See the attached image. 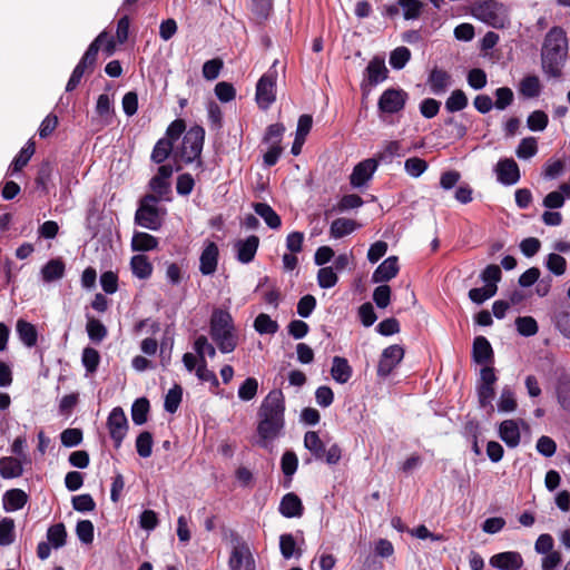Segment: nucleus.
Instances as JSON below:
<instances>
[{
    "instance_id": "obj_4",
    "label": "nucleus",
    "mask_w": 570,
    "mask_h": 570,
    "mask_svg": "<svg viewBox=\"0 0 570 570\" xmlns=\"http://www.w3.org/2000/svg\"><path fill=\"white\" fill-rule=\"evenodd\" d=\"M205 142V129L200 125L191 126L184 135L181 145L174 153V160L185 164L197 163L203 167L202 151Z\"/></svg>"
},
{
    "instance_id": "obj_57",
    "label": "nucleus",
    "mask_w": 570,
    "mask_h": 570,
    "mask_svg": "<svg viewBox=\"0 0 570 570\" xmlns=\"http://www.w3.org/2000/svg\"><path fill=\"white\" fill-rule=\"evenodd\" d=\"M495 101L493 106L499 110H504L509 107L514 99V95L511 88L509 87H500L494 91Z\"/></svg>"
},
{
    "instance_id": "obj_10",
    "label": "nucleus",
    "mask_w": 570,
    "mask_h": 570,
    "mask_svg": "<svg viewBox=\"0 0 570 570\" xmlns=\"http://www.w3.org/2000/svg\"><path fill=\"white\" fill-rule=\"evenodd\" d=\"M387 77L389 69L385 66L384 58L375 56L370 60L364 70V78L361 82L363 94L367 95L372 87L383 82Z\"/></svg>"
},
{
    "instance_id": "obj_26",
    "label": "nucleus",
    "mask_w": 570,
    "mask_h": 570,
    "mask_svg": "<svg viewBox=\"0 0 570 570\" xmlns=\"http://www.w3.org/2000/svg\"><path fill=\"white\" fill-rule=\"evenodd\" d=\"M23 473V466L19 459L2 456L0 459V476L4 480L16 479Z\"/></svg>"
},
{
    "instance_id": "obj_25",
    "label": "nucleus",
    "mask_w": 570,
    "mask_h": 570,
    "mask_svg": "<svg viewBox=\"0 0 570 570\" xmlns=\"http://www.w3.org/2000/svg\"><path fill=\"white\" fill-rule=\"evenodd\" d=\"M253 209L262 217L265 224L272 229H278L282 226L281 216L267 203H253Z\"/></svg>"
},
{
    "instance_id": "obj_60",
    "label": "nucleus",
    "mask_w": 570,
    "mask_h": 570,
    "mask_svg": "<svg viewBox=\"0 0 570 570\" xmlns=\"http://www.w3.org/2000/svg\"><path fill=\"white\" fill-rule=\"evenodd\" d=\"M364 204V200L357 194L344 195L337 205L334 207L340 213L347 212L350 209L358 208Z\"/></svg>"
},
{
    "instance_id": "obj_1",
    "label": "nucleus",
    "mask_w": 570,
    "mask_h": 570,
    "mask_svg": "<svg viewBox=\"0 0 570 570\" xmlns=\"http://www.w3.org/2000/svg\"><path fill=\"white\" fill-rule=\"evenodd\" d=\"M285 397L282 390L274 389L263 399L257 411V444L267 449L285 429Z\"/></svg>"
},
{
    "instance_id": "obj_15",
    "label": "nucleus",
    "mask_w": 570,
    "mask_h": 570,
    "mask_svg": "<svg viewBox=\"0 0 570 570\" xmlns=\"http://www.w3.org/2000/svg\"><path fill=\"white\" fill-rule=\"evenodd\" d=\"M489 563L498 570H519L523 566V558L518 551H504L493 554Z\"/></svg>"
},
{
    "instance_id": "obj_55",
    "label": "nucleus",
    "mask_w": 570,
    "mask_h": 570,
    "mask_svg": "<svg viewBox=\"0 0 570 570\" xmlns=\"http://www.w3.org/2000/svg\"><path fill=\"white\" fill-rule=\"evenodd\" d=\"M71 503H72V508L77 512H81V513L91 512L96 509V502H95L94 498L91 497V494H89V493H83V494L72 497Z\"/></svg>"
},
{
    "instance_id": "obj_52",
    "label": "nucleus",
    "mask_w": 570,
    "mask_h": 570,
    "mask_svg": "<svg viewBox=\"0 0 570 570\" xmlns=\"http://www.w3.org/2000/svg\"><path fill=\"white\" fill-rule=\"evenodd\" d=\"M538 153V142L534 137H527L523 138L518 148H517V156L520 159H529L533 157Z\"/></svg>"
},
{
    "instance_id": "obj_49",
    "label": "nucleus",
    "mask_w": 570,
    "mask_h": 570,
    "mask_svg": "<svg viewBox=\"0 0 570 570\" xmlns=\"http://www.w3.org/2000/svg\"><path fill=\"white\" fill-rule=\"evenodd\" d=\"M338 282V276L332 266L321 267L317 272V283L321 288H332Z\"/></svg>"
},
{
    "instance_id": "obj_56",
    "label": "nucleus",
    "mask_w": 570,
    "mask_h": 570,
    "mask_svg": "<svg viewBox=\"0 0 570 570\" xmlns=\"http://www.w3.org/2000/svg\"><path fill=\"white\" fill-rule=\"evenodd\" d=\"M258 390V382L255 377H247L238 387V397L242 401L248 402L253 400Z\"/></svg>"
},
{
    "instance_id": "obj_16",
    "label": "nucleus",
    "mask_w": 570,
    "mask_h": 570,
    "mask_svg": "<svg viewBox=\"0 0 570 570\" xmlns=\"http://www.w3.org/2000/svg\"><path fill=\"white\" fill-rule=\"evenodd\" d=\"M377 160L375 158H367L360 161L354 168L350 177L353 187H362L367 180L371 179L377 168Z\"/></svg>"
},
{
    "instance_id": "obj_64",
    "label": "nucleus",
    "mask_w": 570,
    "mask_h": 570,
    "mask_svg": "<svg viewBox=\"0 0 570 570\" xmlns=\"http://www.w3.org/2000/svg\"><path fill=\"white\" fill-rule=\"evenodd\" d=\"M215 95L222 102H229L235 99L236 90L230 82L220 81L215 86Z\"/></svg>"
},
{
    "instance_id": "obj_33",
    "label": "nucleus",
    "mask_w": 570,
    "mask_h": 570,
    "mask_svg": "<svg viewBox=\"0 0 570 570\" xmlns=\"http://www.w3.org/2000/svg\"><path fill=\"white\" fill-rule=\"evenodd\" d=\"M150 403L146 397H139L131 405V420L135 425H142L148 420Z\"/></svg>"
},
{
    "instance_id": "obj_3",
    "label": "nucleus",
    "mask_w": 570,
    "mask_h": 570,
    "mask_svg": "<svg viewBox=\"0 0 570 570\" xmlns=\"http://www.w3.org/2000/svg\"><path fill=\"white\" fill-rule=\"evenodd\" d=\"M209 334L223 354L234 352L238 344V334L230 313L223 308H214L209 320Z\"/></svg>"
},
{
    "instance_id": "obj_51",
    "label": "nucleus",
    "mask_w": 570,
    "mask_h": 570,
    "mask_svg": "<svg viewBox=\"0 0 570 570\" xmlns=\"http://www.w3.org/2000/svg\"><path fill=\"white\" fill-rule=\"evenodd\" d=\"M411 59V51L406 47H397L390 55V65L394 69H403Z\"/></svg>"
},
{
    "instance_id": "obj_20",
    "label": "nucleus",
    "mask_w": 570,
    "mask_h": 570,
    "mask_svg": "<svg viewBox=\"0 0 570 570\" xmlns=\"http://www.w3.org/2000/svg\"><path fill=\"white\" fill-rule=\"evenodd\" d=\"M499 438L510 449H514L520 444L521 435L519 424L515 420H504L500 423L498 430Z\"/></svg>"
},
{
    "instance_id": "obj_42",
    "label": "nucleus",
    "mask_w": 570,
    "mask_h": 570,
    "mask_svg": "<svg viewBox=\"0 0 570 570\" xmlns=\"http://www.w3.org/2000/svg\"><path fill=\"white\" fill-rule=\"evenodd\" d=\"M279 550L284 559L299 558L302 552L296 550V541L292 533H284L279 537Z\"/></svg>"
},
{
    "instance_id": "obj_38",
    "label": "nucleus",
    "mask_w": 570,
    "mask_h": 570,
    "mask_svg": "<svg viewBox=\"0 0 570 570\" xmlns=\"http://www.w3.org/2000/svg\"><path fill=\"white\" fill-rule=\"evenodd\" d=\"M67 531L63 523H56L48 528L47 540L55 549L62 548L66 544Z\"/></svg>"
},
{
    "instance_id": "obj_53",
    "label": "nucleus",
    "mask_w": 570,
    "mask_h": 570,
    "mask_svg": "<svg viewBox=\"0 0 570 570\" xmlns=\"http://www.w3.org/2000/svg\"><path fill=\"white\" fill-rule=\"evenodd\" d=\"M96 112L107 125L111 122L112 104L107 94L99 95L96 104Z\"/></svg>"
},
{
    "instance_id": "obj_63",
    "label": "nucleus",
    "mask_w": 570,
    "mask_h": 570,
    "mask_svg": "<svg viewBox=\"0 0 570 570\" xmlns=\"http://www.w3.org/2000/svg\"><path fill=\"white\" fill-rule=\"evenodd\" d=\"M468 83L471 88L480 90L487 86L488 78L487 73L481 68H473L468 72Z\"/></svg>"
},
{
    "instance_id": "obj_19",
    "label": "nucleus",
    "mask_w": 570,
    "mask_h": 570,
    "mask_svg": "<svg viewBox=\"0 0 570 570\" xmlns=\"http://www.w3.org/2000/svg\"><path fill=\"white\" fill-rule=\"evenodd\" d=\"M278 511L287 519L301 518L304 513V505L296 493L288 492L282 498Z\"/></svg>"
},
{
    "instance_id": "obj_44",
    "label": "nucleus",
    "mask_w": 570,
    "mask_h": 570,
    "mask_svg": "<svg viewBox=\"0 0 570 570\" xmlns=\"http://www.w3.org/2000/svg\"><path fill=\"white\" fill-rule=\"evenodd\" d=\"M298 469V458L292 450H286L281 458V470L284 476H294Z\"/></svg>"
},
{
    "instance_id": "obj_32",
    "label": "nucleus",
    "mask_w": 570,
    "mask_h": 570,
    "mask_svg": "<svg viewBox=\"0 0 570 570\" xmlns=\"http://www.w3.org/2000/svg\"><path fill=\"white\" fill-rule=\"evenodd\" d=\"M559 404L563 410L570 412V375L562 373L557 381L556 386Z\"/></svg>"
},
{
    "instance_id": "obj_27",
    "label": "nucleus",
    "mask_w": 570,
    "mask_h": 570,
    "mask_svg": "<svg viewBox=\"0 0 570 570\" xmlns=\"http://www.w3.org/2000/svg\"><path fill=\"white\" fill-rule=\"evenodd\" d=\"M360 224L350 218H336L330 227V235L335 239L343 238L360 228Z\"/></svg>"
},
{
    "instance_id": "obj_40",
    "label": "nucleus",
    "mask_w": 570,
    "mask_h": 570,
    "mask_svg": "<svg viewBox=\"0 0 570 570\" xmlns=\"http://www.w3.org/2000/svg\"><path fill=\"white\" fill-rule=\"evenodd\" d=\"M469 104L468 97L465 92L461 89H455L451 92L449 98L445 101L446 111L453 114L456 111H461L466 108Z\"/></svg>"
},
{
    "instance_id": "obj_50",
    "label": "nucleus",
    "mask_w": 570,
    "mask_h": 570,
    "mask_svg": "<svg viewBox=\"0 0 570 570\" xmlns=\"http://www.w3.org/2000/svg\"><path fill=\"white\" fill-rule=\"evenodd\" d=\"M76 534L83 544H89L95 538V527L90 520H80L76 525Z\"/></svg>"
},
{
    "instance_id": "obj_22",
    "label": "nucleus",
    "mask_w": 570,
    "mask_h": 570,
    "mask_svg": "<svg viewBox=\"0 0 570 570\" xmlns=\"http://www.w3.org/2000/svg\"><path fill=\"white\" fill-rule=\"evenodd\" d=\"M28 494L21 489L7 490L2 495V508L6 512L23 509L28 502Z\"/></svg>"
},
{
    "instance_id": "obj_17",
    "label": "nucleus",
    "mask_w": 570,
    "mask_h": 570,
    "mask_svg": "<svg viewBox=\"0 0 570 570\" xmlns=\"http://www.w3.org/2000/svg\"><path fill=\"white\" fill-rule=\"evenodd\" d=\"M498 180L503 185H514L520 179V169L518 164L512 158L499 160L497 164Z\"/></svg>"
},
{
    "instance_id": "obj_47",
    "label": "nucleus",
    "mask_w": 570,
    "mask_h": 570,
    "mask_svg": "<svg viewBox=\"0 0 570 570\" xmlns=\"http://www.w3.org/2000/svg\"><path fill=\"white\" fill-rule=\"evenodd\" d=\"M478 364H483L484 366L480 372V383L478 385L493 386L497 382V375L494 373V368L489 364L492 363L493 358H473Z\"/></svg>"
},
{
    "instance_id": "obj_36",
    "label": "nucleus",
    "mask_w": 570,
    "mask_h": 570,
    "mask_svg": "<svg viewBox=\"0 0 570 570\" xmlns=\"http://www.w3.org/2000/svg\"><path fill=\"white\" fill-rule=\"evenodd\" d=\"M519 90L527 98H535L541 92L540 79L535 75H528L520 81Z\"/></svg>"
},
{
    "instance_id": "obj_5",
    "label": "nucleus",
    "mask_w": 570,
    "mask_h": 570,
    "mask_svg": "<svg viewBox=\"0 0 570 570\" xmlns=\"http://www.w3.org/2000/svg\"><path fill=\"white\" fill-rule=\"evenodd\" d=\"M158 196L146 194L140 198L135 213V224L150 230H159L163 226L165 210L157 207Z\"/></svg>"
},
{
    "instance_id": "obj_2",
    "label": "nucleus",
    "mask_w": 570,
    "mask_h": 570,
    "mask_svg": "<svg viewBox=\"0 0 570 570\" xmlns=\"http://www.w3.org/2000/svg\"><path fill=\"white\" fill-rule=\"evenodd\" d=\"M568 38L561 27H552L541 47V69L548 78L560 79L568 59Z\"/></svg>"
},
{
    "instance_id": "obj_61",
    "label": "nucleus",
    "mask_w": 570,
    "mask_h": 570,
    "mask_svg": "<svg viewBox=\"0 0 570 570\" xmlns=\"http://www.w3.org/2000/svg\"><path fill=\"white\" fill-rule=\"evenodd\" d=\"M404 169L410 176L416 178L428 169V163L422 158L411 157L405 160Z\"/></svg>"
},
{
    "instance_id": "obj_37",
    "label": "nucleus",
    "mask_w": 570,
    "mask_h": 570,
    "mask_svg": "<svg viewBox=\"0 0 570 570\" xmlns=\"http://www.w3.org/2000/svg\"><path fill=\"white\" fill-rule=\"evenodd\" d=\"M183 400V387L178 384H175L171 389L168 390L165 395L164 409L166 412L174 414L177 412Z\"/></svg>"
},
{
    "instance_id": "obj_14",
    "label": "nucleus",
    "mask_w": 570,
    "mask_h": 570,
    "mask_svg": "<svg viewBox=\"0 0 570 570\" xmlns=\"http://www.w3.org/2000/svg\"><path fill=\"white\" fill-rule=\"evenodd\" d=\"M219 248L215 242L206 240L199 257V272L203 275H213L217 271Z\"/></svg>"
},
{
    "instance_id": "obj_28",
    "label": "nucleus",
    "mask_w": 570,
    "mask_h": 570,
    "mask_svg": "<svg viewBox=\"0 0 570 570\" xmlns=\"http://www.w3.org/2000/svg\"><path fill=\"white\" fill-rule=\"evenodd\" d=\"M130 267L132 274L139 279L149 278L154 271L153 264L144 254L132 256L130 259Z\"/></svg>"
},
{
    "instance_id": "obj_7",
    "label": "nucleus",
    "mask_w": 570,
    "mask_h": 570,
    "mask_svg": "<svg viewBox=\"0 0 570 570\" xmlns=\"http://www.w3.org/2000/svg\"><path fill=\"white\" fill-rule=\"evenodd\" d=\"M304 448L312 454L315 461H323L328 465H335L342 458V449L333 443L327 450L321 440L318 432L307 431L304 435Z\"/></svg>"
},
{
    "instance_id": "obj_29",
    "label": "nucleus",
    "mask_w": 570,
    "mask_h": 570,
    "mask_svg": "<svg viewBox=\"0 0 570 570\" xmlns=\"http://www.w3.org/2000/svg\"><path fill=\"white\" fill-rule=\"evenodd\" d=\"M158 238L145 233L135 232L131 238V248L134 252H149L158 247Z\"/></svg>"
},
{
    "instance_id": "obj_58",
    "label": "nucleus",
    "mask_w": 570,
    "mask_h": 570,
    "mask_svg": "<svg viewBox=\"0 0 570 570\" xmlns=\"http://www.w3.org/2000/svg\"><path fill=\"white\" fill-rule=\"evenodd\" d=\"M14 541V521L10 518L0 520V546H9Z\"/></svg>"
},
{
    "instance_id": "obj_6",
    "label": "nucleus",
    "mask_w": 570,
    "mask_h": 570,
    "mask_svg": "<svg viewBox=\"0 0 570 570\" xmlns=\"http://www.w3.org/2000/svg\"><path fill=\"white\" fill-rule=\"evenodd\" d=\"M223 534L229 539L233 546L228 559L229 569L240 570L245 567V570H255L253 556L243 538L235 530H228L225 527H223Z\"/></svg>"
},
{
    "instance_id": "obj_48",
    "label": "nucleus",
    "mask_w": 570,
    "mask_h": 570,
    "mask_svg": "<svg viewBox=\"0 0 570 570\" xmlns=\"http://www.w3.org/2000/svg\"><path fill=\"white\" fill-rule=\"evenodd\" d=\"M546 267L556 276H561L566 273L567 261L563 256L557 253H550L546 258Z\"/></svg>"
},
{
    "instance_id": "obj_30",
    "label": "nucleus",
    "mask_w": 570,
    "mask_h": 570,
    "mask_svg": "<svg viewBox=\"0 0 570 570\" xmlns=\"http://www.w3.org/2000/svg\"><path fill=\"white\" fill-rule=\"evenodd\" d=\"M16 331L24 345L31 347L37 344L38 331L33 324L20 318L17 321Z\"/></svg>"
},
{
    "instance_id": "obj_21",
    "label": "nucleus",
    "mask_w": 570,
    "mask_h": 570,
    "mask_svg": "<svg viewBox=\"0 0 570 570\" xmlns=\"http://www.w3.org/2000/svg\"><path fill=\"white\" fill-rule=\"evenodd\" d=\"M399 271V258L396 256H390L376 267L372 275V282H389L397 275Z\"/></svg>"
},
{
    "instance_id": "obj_12",
    "label": "nucleus",
    "mask_w": 570,
    "mask_h": 570,
    "mask_svg": "<svg viewBox=\"0 0 570 570\" xmlns=\"http://www.w3.org/2000/svg\"><path fill=\"white\" fill-rule=\"evenodd\" d=\"M107 429L115 449H119L129 429L127 416L120 406L110 411L107 417Z\"/></svg>"
},
{
    "instance_id": "obj_13",
    "label": "nucleus",
    "mask_w": 570,
    "mask_h": 570,
    "mask_svg": "<svg viewBox=\"0 0 570 570\" xmlns=\"http://www.w3.org/2000/svg\"><path fill=\"white\" fill-rule=\"evenodd\" d=\"M106 39V31H102L96 37V39L89 45L86 52L75 67L72 75L82 78L86 72L91 73L94 71L97 63L99 49Z\"/></svg>"
},
{
    "instance_id": "obj_46",
    "label": "nucleus",
    "mask_w": 570,
    "mask_h": 570,
    "mask_svg": "<svg viewBox=\"0 0 570 570\" xmlns=\"http://www.w3.org/2000/svg\"><path fill=\"white\" fill-rule=\"evenodd\" d=\"M154 439L148 431H142L136 439V450L139 456L146 459L153 453Z\"/></svg>"
},
{
    "instance_id": "obj_18",
    "label": "nucleus",
    "mask_w": 570,
    "mask_h": 570,
    "mask_svg": "<svg viewBox=\"0 0 570 570\" xmlns=\"http://www.w3.org/2000/svg\"><path fill=\"white\" fill-rule=\"evenodd\" d=\"M259 246V237L250 235L246 239H239L235 243L236 258L242 264H248L254 261Z\"/></svg>"
},
{
    "instance_id": "obj_24",
    "label": "nucleus",
    "mask_w": 570,
    "mask_h": 570,
    "mask_svg": "<svg viewBox=\"0 0 570 570\" xmlns=\"http://www.w3.org/2000/svg\"><path fill=\"white\" fill-rule=\"evenodd\" d=\"M451 83V75L438 67L433 68L428 78V85L433 94H442Z\"/></svg>"
},
{
    "instance_id": "obj_59",
    "label": "nucleus",
    "mask_w": 570,
    "mask_h": 570,
    "mask_svg": "<svg viewBox=\"0 0 570 570\" xmlns=\"http://www.w3.org/2000/svg\"><path fill=\"white\" fill-rule=\"evenodd\" d=\"M515 326L523 336H532L538 332V323L532 316H519Z\"/></svg>"
},
{
    "instance_id": "obj_35",
    "label": "nucleus",
    "mask_w": 570,
    "mask_h": 570,
    "mask_svg": "<svg viewBox=\"0 0 570 570\" xmlns=\"http://www.w3.org/2000/svg\"><path fill=\"white\" fill-rule=\"evenodd\" d=\"M331 374L337 383H346L352 376V367L347 363V358H333Z\"/></svg>"
},
{
    "instance_id": "obj_39",
    "label": "nucleus",
    "mask_w": 570,
    "mask_h": 570,
    "mask_svg": "<svg viewBox=\"0 0 570 570\" xmlns=\"http://www.w3.org/2000/svg\"><path fill=\"white\" fill-rule=\"evenodd\" d=\"M498 292V285L495 284H489V285H484L483 287H475V288H471L469 291V298L480 305V304H483L485 301L490 299L491 297H493Z\"/></svg>"
},
{
    "instance_id": "obj_11",
    "label": "nucleus",
    "mask_w": 570,
    "mask_h": 570,
    "mask_svg": "<svg viewBox=\"0 0 570 570\" xmlns=\"http://www.w3.org/2000/svg\"><path fill=\"white\" fill-rule=\"evenodd\" d=\"M409 99V95L401 88L385 89L377 101V108L381 114H397L402 111Z\"/></svg>"
},
{
    "instance_id": "obj_9",
    "label": "nucleus",
    "mask_w": 570,
    "mask_h": 570,
    "mask_svg": "<svg viewBox=\"0 0 570 570\" xmlns=\"http://www.w3.org/2000/svg\"><path fill=\"white\" fill-rule=\"evenodd\" d=\"M277 71L269 69L257 81L255 99L258 107L267 110L276 100Z\"/></svg>"
},
{
    "instance_id": "obj_43",
    "label": "nucleus",
    "mask_w": 570,
    "mask_h": 570,
    "mask_svg": "<svg viewBox=\"0 0 570 570\" xmlns=\"http://www.w3.org/2000/svg\"><path fill=\"white\" fill-rule=\"evenodd\" d=\"M397 4L403 8L405 20L417 19L424 8V3L420 0H397Z\"/></svg>"
},
{
    "instance_id": "obj_34",
    "label": "nucleus",
    "mask_w": 570,
    "mask_h": 570,
    "mask_svg": "<svg viewBox=\"0 0 570 570\" xmlns=\"http://www.w3.org/2000/svg\"><path fill=\"white\" fill-rule=\"evenodd\" d=\"M174 151V144L164 137L155 144L150 160L155 164H163Z\"/></svg>"
},
{
    "instance_id": "obj_23",
    "label": "nucleus",
    "mask_w": 570,
    "mask_h": 570,
    "mask_svg": "<svg viewBox=\"0 0 570 570\" xmlns=\"http://www.w3.org/2000/svg\"><path fill=\"white\" fill-rule=\"evenodd\" d=\"M65 273L66 264L60 257L48 261L41 268V277L46 283L61 279Z\"/></svg>"
},
{
    "instance_id": "obj_54",
    "label": "nucleus",
    "mask_w": 570,
    "mask_h": 570,
    "mask_svg": "<svg viewBox=\"0 0 570 570\" xmlns=\"http://www.w3.org/2000/svg\"><path fill=\"white\" fill-rule=\"evenodd\" d=\"M549 124L548 115L542 110L532 111L527 119L528 128L532 131H542Z\"/></svg>"
},
{
    "instance_id": "obj_41",
    "label": "nucleus",
    "mask_w": 570,
    "mask_h": 570,
    "mask_svg": "<svg viewBox=\"0 0 570 570\" xmlns=\"http://www.w3.org/2000/svg\"><path fill=\"white\" fill-rule=\"evenodd\" d=\"M557 328L567 337H570V305L560 306L553 316Z\"/></svg>"
},
{
    "instance_id": "obj_62",
    "label": "nucleus",
    "mask_w": 570,
    "mask_h": 570,
    "mask_svg": "<svg viewBox=\"0 0 570 570\" xmlns=\"http://www.w3.org/2000/svg\"><path fill=\"white\" fill-rule=\"evenodd\" d=\"M61 444L66 448H75L82 442V431L80 429H66L60 434Z\"/></svg>"
},
{
    "instance_id": "obj_31",
    "label": "nucleus",
    "mask_w": 570,
    "mask_h": 570,
    "mask_svg": "<svg viewBox=\"0 0 570 570\" xmlns=\"http://www.w3.org/2000/svg\"><path fill=\"white\" fill-rule=\"evenodd\" d=\"M36 151L35 142L29 140L24 147L19 151V154L13 158L9 171L10 174H14L20 171L23 167H26L33 156Z\"/></svg>"
},
{
    "instance_id": "obj_45",
    "label": "nucleus",
    "mask_w": 570,
    "mask_h": 570,
    "mask_svg": "<svg viewBox=\"0 0 570 570\" xmlns=\"http://www.w3.org/2000/svg\"><path fill=\"white\" fill-rule=\"evenodd\" d=\"M254 328L259 334H274L278 331V324L269 315L261 313L254 321Z\"/></svg>"
},
{
    "instance_id": "obj_8",
    "label": "nucleus",
    "mask_w": 570,
    "mask_h": 570,
    "mask_svg": "<svg viewBox=\"0 0 570 570\" xmlns=\"http://www.w3.org/2000/svg\"><path fill=\"white\" fill-rule=\"evenodd\" d=\"M503 3L498 0H482L472 7V14L488 26L501 29L505 26V17L502 14Z\"/></svg>"
}]
</instances>
